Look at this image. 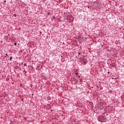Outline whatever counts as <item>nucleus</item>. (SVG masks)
<instances>
[{"instance_id":"1","label":"nucleus","mask_w":124,"mask_h":124,"mask_svg":"<svg viewBox=\"0 0 124 124\" xmlns=\"http://www.w3.org/2000/svg\"><path fill=\"white\" fill-rule=\"evenodd\" d=\"M82 63H83V64H84V65L86 64H87V62L85 60H82Z\"/></svg>"},{"instance_id":"2","label":"nucleus","mask_w":124,"mask_h":124,"mask_svg":"<svg viewBox=\"0 0 124 124\" xmlns=\"http://www.w3.org/2000/svg\"><path fill=\"white\" fill-rule=\"evenodd\" d=\"M68 18H70V20H72L73 17H72V16H68Z\"/></svg>"},{"instance_id":"3","label":"nucleus","mask_w":124,"mask_h":124,"mask_svg":"<svg viewBox=\"0 0 124 124\" xmlns=\"http://www.w3.org/2000/svg\"><path fill=\"white\" fill-rule=\"evenodd\" d=\"M79 60H80V61H84V58H83V57H80Z\"/></svg>"},{"instance_id":"4","label":"nucleus","mask_w":124,"mask_h":124,"mask_svg":"<svg viewBox=\"0 0 124 124\" xmlns=\"http://www.w3.org/2000/svg\"><path fill=\"white\" fill-rule=\"evenodd\" d=\"M80 55H81V52H78V58H79V56H80Z\"/></svg>"},{"instance_id":"5","label":"nucleus","mask_w":124,"mask_h":124,"mask_svg":"<svg viewBox=\"0 0 124 124\" xmlns=\"http://www.w3.org/2000/svg\"><path fill=\"white\" fill-rule=\"evenodd\" d=\"M99 7V3H98L97 5H96V7Z\"/></svg>"},{"instance_id":"6","label":"nucleus","mask_w":124,"mask_h":124,"mask_svg":"<svg viewBox=\"0 0 124 124\" xmlns=\"http://www.w3.org/2000/svg\"><path fill=\"white\" fill-rule=\"evenodd\" d=\"M12 59H13V57L12 56H11L10 58V61H12Z\"/></svg>"},{"instance_id":"7","label":"nucleus","mask_w":124,"mask_h":124,"mask_svg":"<svg viewBox=\"0 0 124 124\" xmlns=\"http://www.w3.org/2000/svg\"><path fill=\"white\" fill-rule=\"evenodd\" d=\"M14 17H17V15L15 14V15H14Z\"/></svg>"},{"instance_id":"8","label":"nucleus","mask_w":124,"mask_h":124,"mask_svg":"<svg viewBox=\"0 0 124 124\" xmlns=\"http://www.w3.org/2000/svg\"><path fill=\"white\" fill-rule=\"evenodd\" d=\"M24 66H27V64L24 63Z\"/></svg>"},{"instance_id":"9","label":"nucleus","mask_w":124,"mask_h":124,"mask_svg":"<svg viewBox=\"0 0 124 124\" xmlns=\"http://www.w3.org/2000/svg\"><path fill=\"white\" fill-rule=\"evenodd\" d=\"M14 45H15V46L17 45V43H15Z\"/></svg>"},{"instance_id":"10","label":"nucleus","mask_w":124,"mask_h":124,"mask_svg":"<svg viewBox=\"0 0 124 124\" xmlns=\"http://www.w3.org/2000/svg\"><path fill=\"white\" fill-rule=\"evenodd\" d=\"M108 74H109V73H110V72H108Z\"/></svg>"},{"instance_id":"11","label":"nucleus","mask_w":124,"mask_h":124,"mask_svg":"<svg viewBox=\"0 0 124 124\" xmlns=\"http://www.w3.org/2000/svg\"><path fill=\"white\" fill-rule=\"evenodd\" d=\"M6 56H8V55H7V54H6Z\"/></svg>"},{"instance_id":"12","label":"nucleus","mask_w":124,"mask_h":124,"mask_svg":"<svg viewBox=\"0 0 124 124\" xmlns=\"http://www.w3.org/2000/svg\"><path fill=\"white\" fill-rule=\"evenodd\" d=\"M76 75H78V73H77V74H76Z\"/></svg>"},{"instance_id":"13","label":"nucleus","mask_w":124,"mask_h":124,"mask_svg":"<svg viewBox=\"0 0 124 124\" xmlns=\"http://www.w3.org/2000/svg\"><path fill=\"white\" fill-rule=\"evenodd\" d=\"M48 15H49V13H48Z\"/></svg>"}]
</instances>
